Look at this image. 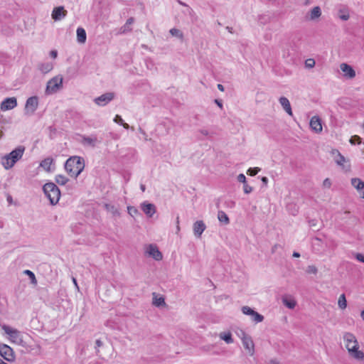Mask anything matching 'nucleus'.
Instances as JSON below:
<instances>
[{"label": "nucleus", "mask_w": 364, "mask_h": 364, "mask_svg": "<svg viewBox=\"0 0 364 364\" xmlns=\"http://www.w3.org/2000/svg\"><path fill=\"white\" fill-rule=\"evenodd\" d=\"M310 127L312 130L316 133L322 131V124L321 119L318 116H314L310 120Z\"/></svg>", "instance_id": "obj_19"}, {"label": "nucleus", "mask_w": 364, "mask_h": 364, "mask_svg": "<svg viewBox=\"0 0 364 364\" xmlns=\"http://www.w3.org/2000/svg\"><path fill=\"white\" fill-rule=\"evenodd\" d=\"M259 171H260V168L258 167L250 168L247 170V174H249L250 176H255L256 174H257L259 173Z\"/></svg>", "instance_id": "obj_41"}, {"label": "nucleus", "mask_w": 364, "mask_h": 364, "mask_svg": "<svg viewBox=\"0 0 364 364\" xmlns=\"http://www.w3.org/2000/svg\"><path fill=\"white\" fill-rule=\"evenodd\" d=\"M24 151V146H18L11 152L3 156L1 164L4 168L6 170L11 168L22 158Z\"/></svg>", "instance_id": "obj_3"}, {"label": "nucleus", "mask_w": 364, "mask_h": 364, "mask_svg": "<svg viewBox=\"0 0 364 364\" xmlns=\"http://www.w3.org/2000/svg\"><path fill=\"white\" fill-rule=\"evenodd\" d=\"M23 274L28 276L30 280H31V283L33 285H36L37 284V279L36 278V276L34 274V273L29 270V269H26L23 271Z\"/></svg>", "instance_id": "obj_33"}, {"label": "nucleus", "mask_w": 364, "mask_h": 364, "mask_svg": "<svg viewBox=\"0 0 364 364\" xmlns=\"http://www.w3.org/2000/svg\"><path fill=\"white\" fill-rule=\"evenodd\" d=\"M134 21V18L131 17V18H129L127 20V22L124 25V27H127V26H129L131 24H132Z\"/></svg>", "instance_id": "obj_48"}, {"label": "nucleus", "mask_w": 364, "mask_h": 364, "mask_svg": "<svg viewBox=\"0 0 364 364\" xmlns=\"http://www.w3.org/2000/svg\"><path fill=\"white\" fill-rule=\"evenodd\" d=\"M338 305L340 309H345L347 306V301L344 294H341L338 301Z\"/></svg>", "instance_id": "obj_34"}, {"label": "nucleus", "mask_w": 364, "mask_h": 364, "mask_svg": "<svg viewBox=\"0 0 364 364\" xmlns=\"http://www.w3.org/2000/svg\"><path fill=\"white\" fill-rule=\"evenodd\" d=\"M360 316H361L362 319L364 321V310H363L361 311Z\"/></svg>", "instance_id": "obj_63"}, {"label": "nucleus", "mask_w": 364, "mask_h": 364, "mask_svg": "<svg viewBox=\"0 0 364 364\" xmlns=\"http://www.w3.org/2000/svg\"><path fill=\"white\" fill-rule=\"evenodd\" d=\"M43 191L51 205H54L58 203L60 198V191L54 183H46L43 186Z\"/></svg>", "instance_id": "obj_4"}, {"label": "nucleus", "mask_w": 364, "mask_h": 364, "mask_svg": "<svg viewBox=\"0 0 364 364\" xmlns=\"http://www.w3.org/2000/svg\"><path fill=\"white\" fill-rule=\"evenodd\" d=\"M343 341L350 357L358 361L363 360L364 352L359 350V343L355 335L349 332L345 333Z\"/></svg>", "instance_id": "obj_1"}, {"label": "nucleus", "mask_w": 364, "mask_h": 364, "mask_svg": "<svg viewBox=\"0 0 364 364\" xmlns=\"http://www.w3.org/2000/svg\"><path fill=\"white\" fill-rule=\"evenodd\" d=\"M315 60L313 58H309L305 61V67L307 68H312L315 66Z\"/></svg>", "instance_id": "obj_40"}, {"label": "nucleus", "mask_w": 364, "mask_h": 364, "mask_svg": "<svg viewBox=\"0 0 364 364\" xmlns=\"http://www.w3.org/2000/svg\"><path fill=\"white\" fill-rule=\"evenodd\" d=\"M241 310L244 314L250 316L252 321L256 323L262 322L264 320V316L262 314L247 306H242Z\"/></svg>", "instance_id": "obj_9"}, {"label": "nucleus", "mask_w": 364, "mask_h": 364, "mask_svg": "<svg viewBox=\"0 0 364 364\" xmlns=\"http://www.w3.org/2000/svg\"><path fill=\"white\" fill-rule=\"evenodd\" d=\"M0 364H8L5 363L1 358H0Z\"/></svg>", "instance_id": "obj_64"}, {"label": "nucleus", "mask_w": 364, "mask_h": 364, "mask_svg": "<svg viewBox=\"0 0 364 364\" xmlns=\"http://www.w3.org/2000/svg\"><path fill=\"white\" fill-rule=\"evenodd\" d=\"M114 97L113 92H107L96 97L94 101L99 106H105L114 99Z\"/></svg>", "instance_id": "obj_11"}, {"label": "nucleus", "mask_w": 364, "mask_h": 364, "mask_svg": "<svg viewBox=\"0 0 364 364\" xmlns=\"http://www.w3.org/2000/svg\"><path fill=\"white\" fill-rule=\"evenodd\" d=\"M141 208L143 212L149 218H151L156 213V207L154 204L148 202H144L141 204Z\"/></svg>", "instance_id": "obj_16"}, {"label": "nucleus", "mask_w": 364, "mask_h": 364, "mask_svg": "<svg viewBox=\"0 0 364 364\" xmlns=\"http://www.w3.org/2000/svg\"><path fill=\"white\" fill-rule=\"evenodd\" d=\"M97 143V139L95 136H84L82 139V144L84 145L95 147Z\"/></svg>", "instance_id": "obj_22"}, {"label": "nucleus", "mask_w": 364, "mask_h": 364, "mask_svg": "<svg viewBox=\"0 0 364 364\" xmlns=\"http://www.w3.org/2000/svg\"><path fill=\"white\" fill-rule=\"evenodd\" d=\"M341 70L343 73L344 77L352 79L355 76V72L351 66L346 63H341L340 65Z\"/></svg>", "instance_id": "obj_17"}, {"label": "nucleus", "mask_w": 364, "mask_h": 364, "mask_svg": "<svg viewBox=\"0 0 364 364\" xmlns=\"http://www.w3.org/2000/svg\"><path fill=\"white\" fill-rule=\"evenodd\" d=\"M176 223H177L176 230H177V231H179L180 227H179V218L178 217H177V218H176Z\"/></svg>", "instance_id": "obj_55"}, {"label": "nucleus", "mask_w": 364, "mask_h": 364, "mask_svg": "<svg viewBox=\"0 0 364 364\" xmlns=\"http://www.w3.org/2000/svg\"><path fill=\"white\" fill-rule=\"evenodd\" d=\"M321 16V9L318 6H314L309 11V20L314 21Z\"/></svg>", "instance_id": "obj_23"}, {"label": "nucleus", "mask_w": 364, "mask_h": 364, "mask_svg": "<svg viewBox=\"0 0 364 364\" xmlns=\"http://www.w3.org/2000/svg\"><path fill=\"white\" fill-rule=\"evenodd\" d=\"M241 340L245 349L250 355H253L255 353V344L250 336L245 333L244 331H241Z\"/></svg>", "instance_id": "obj_7"}, {"label": "nucleus", "mask_w": 364, "mask_h": 364, "mask_svg": "<svg viewBox=\"0 0 364 364\" xmlns=\"http://www.w3.org/2000/svg\"><path fill=\"white\" fill-rule=\"evenodd\" d=\"M146 252L156 261H160L163 258L161 252L154 245H149L146 248Z\"/></svg>", "instance_id": "obj_14"}, {"label": "nucleus", "mask_w": 364, "mask_h": 364, "mask_svg": "<svg viewBox=\"0 0 364 364\" xmlns=\"http://www.w3.org/2000/svg\"><path fill=\"white\" fill-rule=\"evenodd\" d=\"M218 218L219 221L225 225H228L230 223V220L227 214L223 211L220 210L218 213Z\"/></svg>", "instance_id": "obj_30"}, {"label": "nucleus", "mask_w": 364, "mask_h": 364, "mask_svg": "<svg viewBox=\"0 0 364 364\" xmlns=\"http://www.w3.org/2000/svg\"><path fill=\"white\" fill-rule=\"evenodd\" d=\"M237 181L240 183H246V177L243 173H240L237 177Z\"/></svg>", "instance_id": "obj_44"}, {"label": "nucleus", "mask_w": 364, "mask_h": 364, "mask_svg": "<svg viewBox=\"0 0 364 364\" xmlns=\"http://www.w3.org/2000/svg\"><path fill=\"white\" fill-rule=\"evenodd\" d=\"M0 355L9 362L14 361L15 359L12 348L6 344L0 345Z\"/></svg>", "instance_id": "obj_10"}, {"label": "nucleus", "mask_w": 364, "mask_h": 364, "mask_svg": "<svg viewBox=\"0 0 364 364\" xmlns=\"http://www.w3.org/2000/svg\"><path fill=\"white\" fill-rule=\"evenodd\" d=\"M215 103L220 108L223 109V103L220 100H215Z\"/></svg>", "instance_id": "obj_51"}, {"label": "nucleus", "mask_w": 364, "mask_h": 364, "mask_svg": "<svg viewBox=\"0 0 364 364\" xmlns=\"http://www.w3.org/2000/svg\"><path fill=\"white\" fill-rule=\"evenodd\" d=\"M53 159L50 157H48V158L43 159L41 162L40 166L41 168H43L44 170H46V171H50V166L53 164Z\"/></svg>", "instance_id": "obj_28"}, {"label": "nucleus", "mask_w": 364, "mask_h": 364, "mask_svg": "<svg viewBox=\"0 0 364 364\" xmlns=\"http://www.w3.org/2000/svg\"><path fill=\"white\" fill-rule=\"evenodd\" d=\"M140 188H141V190L143 192H144V191H145V189H146V188H145V185H144V184H141V186H140Z\"/></svg>", "instance_id": "obj_61"}, {"label": "nucleus", "mask_w": 364, "mask_h": 364, "mask_svg": "<svg viewBox=\"0 0 364 364\" xmlns=\"http://www.w3.org/2000/svg\"><path fill=\"white\" fill-rule=\"evenodd\" d=\"M17 106V100L16 97H7L1 103V109L7 111L15 108Z\"/></svg>", "instance_id": "obj_12"}, {"label": "nucleus", "mask_w": 364, "mask_h": 364, "mask_svg": "<svg viewBox=\"0 0 364 364\" xmlns=\"http://www.w3.org/2000/svg\"><path fill=\"white\" fill-rule=\"evenodd\" d=\"M350 142L351 144H359L361 143V138L358 135H354L351 136Z\"/></svg>", "instance_id": "obj_39"}, {"label": "nucleus", "mask_w": 364, "mask_h": 364, "mask_svg": "<svg viewBox=\"0 0 364 364\" xmlns=\"http://www.w3.org/2000/svg\"><path fill=\"white\" fill-rule=\"evenodd\" d=\"M205 228L206 225L203 220H197L193 225L194 235L197 237H200Z\"/></svg>", "instance_id": "obj_15"}, {"label": "nucleus", "mask_w": 364, "mask_h": 364, "mask_svg": "<svg viewBox=\"0 0 364 364\" xmlns=\"http://www.w3.org/2000/svg\"><path fill=\"white\" fill-rule=\"evenodd\" d=\"M323 186L325 188H329L331 186V180L329 178H326L323 182Z\"/></svg>", "instance_id": "obj_46"}, {"label": "nucleus", "mask_w": 364, "mask_h": 364, "mask_svg": "<svg viewBox=\"0 0 364 364\" xmlns=\"http://www.w3.org/2000/svg\"><path fill=\"white\" fill-rule=\"evenodd\" d=\"M104 208L108 213H111L113 217L120 216V211L119 208L114 205L110 203H105Z\"/></svg>", "instance_id": "obj_21"}, {"label": "nucleus", "mask_w": 364, "mask_h": 364, "mask_svg": "<svg viewBox=\"0 0 364 364\" xmlns=\"http://www.w3.org/2000/svg\"><path fill=\"white\" fill-rule=\"evenodd\" d=\"M68 181V178H66L65 176L63 175H57L55 176V182L59 184V185H61V186H63L65 185L67 182Z\"/></svg>", "instance_id": "obj_37"}, {"label": "nucleus", "mask_w": 364, "mask_h": 364, "mask_svg": "<svg viewBox=\"0 0 364 364\" xmlns=\"http://www.w3.org/2000/svg\"><path fill=\"white\" fill-rule=\"evenodd\" d=\"M7 201L9 202V204H11L12 202H13V200H12V198L11 196H8L7 197Z\"/></svg>", "instance_id": "obj_56"}, {"label": "nucleus", "mask_w": 364, "mask_h": 364, "mask_svg": "<svg viewBox=\"0 0 364 364\" xmlns=\"http://www.w3.org/2000/svg\"><path fill=\"white\" fill-rule=\"evenodd\" d=\"M85 168L84 159L77 156L70 157L65 164V169L72 177L77 178Z\"/></svg>", "instance_id": "obj_2"}, {"label": "nucleus", "mask_w": 364, "mask_h": 364, "mask_svg": "<svg viewBox=\"0 0 364 364\" xmlns=\"http://www.w3.org/2000/svg\"><path fill=\"white\" fill-rule=\"evenodd\" d=\"M279 102L284 111L290 116L293 115L291 107L289 100L286 97H281L279 99Z\"/></svg>", "instance_id": "obj_20"}, {"label": "nucleus", "mask_w": 364, "mask_h": 364, "mask_svg": "<svg viewBox=\"0 0 364 364\" xmlns=\"http://www.w3.org/2000/svg\"><path fill=\"white\" fill-rule=\"evenodd\" d=\"M73 284H74L76 287H77V280H76V279H75V278H73Z\"/></svg>", "instance_id": "obj_62"}, {"label": "nucleus", "mask_w": 364, "mask_h": 364, "mask_svg": "<svg viewBox=\"0 0 364 364\" xmlns=\"http://www.w3.org/2000/svg\"><path fill=\"white\" fill-rule=\"evenodd\" d=\"M226 29L228 31V32L232 33H233V29L232 27H229V26H227L226 27Z\"/></svg>", "instance_id": "obj_60"}, {"label": "nucleus", "mask_w": 364, "mask_h": 364, "mask_svg": "<svg viewBox=\"0 0 364 364\" xmlns=\"http://www.w3.org/2000/svg\"><path fill=\"white\" fill-rule=\"evenodd\" d=\"M76 32L77 41L80 43H84L87 38L85 30L83 28L79 27L77 28Z\"/></svg>", "instance_id": "obj_26"}, {"label": "nucleus", "mask_w": 364, "mask_h": 364, "mask_svg": "<svg viewBox=\"0 0 364 364\" xmlns=\"http://www.w3.org/2000/svg\"><path fill=\"white\" fill-rule=\"evenodd\" d=\"M128 213L132 216L134 217L139 214L138 209L134 206H128L127 207Z\"/></svg>", "instance_id": "obj_38"}, {"label": "nucleus", "mask_w": 364, "mask_h": 364, "mask_svg": "<svg viewBox=\"0 0 364 364\" xmlns=\"http://www.w3.org/2000/svg\"><path fill=\"white\" fill-rule=\"evenodd\" d=\"M282 303L285 306L290 309H294L296 305V302L294 299L287 296L282 298Z\"/></svg>", "instance_id": "obj_27"}, {"label": "nucleus", "mask_w": 364, "mask_h": 364, "mask_svg": "<svg viewBox=\"0 0 364 364\" xmlns=\"http://www.w3.org/2000/svg\"><path fill=\"white\" fill-rule=\"evenodd\" d=\"M114 122L115 123H117L119 124H121L124 129H128L130 128L129 125L125 122H124L123 119H122L121 116L117 114L114 118Z\"/></svg>", "instance_id": "obj_35"}, {"label": "nucleus", "mask_w": 364, "mask_h": 364, "mask_svg": "<svg viewBox=\"0 0 364 364\" xmlns=\"http://www.w3.org/2000/svg\"><path fill=\"white\" fill-rule=\"evenodd\" d=\"M317 268L314 265H309L307 267L306 272L309 274H316L317 273Z\"/></svg>", "instance_id": "obj_42"}, {"label": "nucleus", "mask_w": 364, "mask_h": 364, "mask_svg": "<svg viewBox=\"0 0 364 364\" xmlns=\"http://www.w3.org/2000/svg\"><path fill=\"white\" fill-rule=\"evenodd\" d=\"M139 132L144 136L145 140H148L146 133L141 128H139Z\"/></svg>", "instance_id": "obj_50"}, {"label": "nucleus", "mask_w": 364, "mask_h": 364, "mask_svg": "<svg viewBox=\"0 0 364 364\" xmlns=\"http://www.w3.org/2000/svg\"><path fill=\"white\" fill-rule=\"evenodd\" d=\"M1 328L5 333L9 336L12 342L19 345L23 343V337L19 331L8 325H3Z\"/></svg>", "instance_id": "obj_6"}, {"label": "nucleus", "mask_w": 364, "mask_h": 364, "mask_svg": "<svg viewBox=\"0 0 364 364\" xmlns=\"http://www.w3.org/2000/svg\"><path fill=\"white\" fill-rule=\"evenodd\" d=\"M352 186L360 193L362 198L364 199V181L358 178L351 179Z\"/></svg>", "instance_id": "obj_18"}, {"label": "nucleus", "mask_w": 364, "mask_h": 364, "mask_svg": "<svg viewBox=\"0 0 364 364\" xmlns=\"http://www.w3.org/2000/svg\"><path fill=\"white\" fill-rule=\"evenodd\" d=\"M338 16L342 21H348L350 18L348 9L346 7H341L338 9Z\"/></svg>", "instance_id": "obj_25"}, {"label": "nucleus", "mask_w": 364, "mask_h": 364, "mask_svg": "<svg viewBox=\"0 0 364 364\" xmlns=\"http://www.w3.org/2000/svg\"><path fill=\"white\" fill-rule=\"evenodd\" d=\"M310 226H315L316 225V221L314 220H311L309 221Z\"/></svg>", "instance_id": "obj_57"}, {"label": "nucleus", "mask_w": 364, "mask_h": 364, "mask_svg": "<svg viewBox=\"0 0 364 364\" xmlns=\"http://www.w3.org/2000/svg\"><path fill=\"white\" fill-rule=\"evenodd\" d=\"M67 13L68 12L65 9L64 6H57L53 9L51 17L55 21H60L66 16Z\"/></svg>", "instance_id": "obj_13"}, {"label": "nucleus", "mask_w": 364, "mask_h": 364, "mask_svg": "<svg viewBox=\"0 0 364 364\" xmlns=\"http://www.w3.org/2000/svg\"><path fill=\"white\" fill-rule=\"evenodd\" d=\"M50 55L51 58H55L57 57V55H58L57 50H51L50 52Z\"/></svg>", "instance_id": "obj_49"}, {"label": "nucleus", "mask_w": 364, "mask_h": 364, "mask_svg": "<svg viewBox=\"0 0 364 364\" xmlns=\"http://www.w3.org/2000/svg\"><path fill=\"white\" fill-rule=\"evenodd\" d=\"M336 152L338 153V155L335 159L336 163L342 166L343 168H345L344 163L346 161V158L338 151H336Z\"/></svg>", "instance_id": "obj_32"}, {"label": "nucleus", "mask_w": 364, "mask_h": 364, "mask_svg": "<svg viewBox=\"0 0 364 364\" xmlns=\"http://www.w3.org/2000/svg\"><path fill=\"white\" fill-rule=\"evenodd\" d=\"M169 33L173 36L177 37V38H178L180 39H183V34L182 31H180L178 28H173L170 29Z\"/></svg>", "instance_id": "obj_36"}, {"label": "nucleus", "mask_w": 364, "mask_h": 364, "mask_svg": "<svg viewBox=\"0 0 364 364\" xmlns=\"http://www.w3.org/2000/svg\"><path fill=\"white\" fill-rule=\"evenodd\" d=\"M293 257H300V254L299 252H294Z\"/></svg>", "instance_id": "obj_59"}, {"label": "nucleus", "mask_w": 364, "mask_h": 364, "mask_svg": "<svg viewBox=\"0 0 364 364\" xmlns=\"http://www.w3.org/2000/svg\"><path fill=\"white\" fill-rule=\"evenodd\" d=\"M356 258L358 261L364 263V255L363 254H357Z\"/></svg>", "instance_id": "obj_47"}, {"label": "nucleus", "mask_w": 364, "mask_h": 364, "mask_svg": "<svg viewBox=\"0 0 364 364\" xmlns=\"http://www.w3.org/2000/svg\"><path fill=\"white\" fill-rule=\"evenodd\" d=\"M63 87V77L55 76L51 78L48 82L46 89L47 95H51L57 92Z\"/></svg>", "instance_id": "obj_5"}, {"label": "nucleus", "mask_w": 364, "mask_h": 364, "mask_svg": "<svg viewBox=\"0 0 364 364\" xmlns=\"http://www.w3.org/2000/svg\"><path fill=\"white\" fill-rule=\"evenodd\" d=\"M53 65L52 63L47 62V63H41L38 65L39 70L43 74H46V73H49L50 71H51L53 70Z\"/></svg>", "instance_id": "obj_24"}, {"label": "nucleus", "mask_w": 364, "mask_h": 364, "mask_svg": "<svg viewBox=\"0 0 364 364\" xmlns=\"http://www.w3.org/2000/svg\"><path fill=\"white\" fill-rule=\"evenodd\" d=\"M38 106V98L36 96L30 97L27 99L25 105V114L32 115Z\"/></svg>", "instance_id": "obj_8"}, {"label": "nucleus", "mask_w": 364, "mask_h": 364, "mask_svg": "<svg viewBox=\"0 0 364 364\" xmlns=\"http://www.w3.org/2000/svg\"><path fill=\"white\" fill-rule=\"evenodd\" d=\"M243 191L245 193L248 194L252 191V187L249 186L247 183L243 184Z\"/></svg>", "instance_id": "obj_43"}, {"label": "nucleus", "mask_w": 364, "mask_h": 364, "mask_svg": "<svg viewBox=\"0 0 364 364\" xmlns=\"http://www.w3.org/2000/svg\"><path fill=\"white\" fill-rule=\"evenodd\" d=\"M95 345H96V348L101 347L102 346V342L100 340L97 339L95 341Z\"/></svg>", "instance_id": "obj_52"}, {"label": "nucleus", "mask_w": 364, "mask_h": 364, "mask_svg": "<svg viewBox=\"0 0 364 364\" xmlns=\"http://www.w3.org/2000/svg\"><path fill=\"white\" fill-rule=\"evenodd\" d=\"M262 181L264 184L267 185L268 183V178L265 176L262 178Z\"/></svg>", "instance_id": "obj_54"}, {"label": "nucleus", "mask_w": 364, "mask_h": 364, "mask_svg": "<svg viewBox=\"0 0 364 364\" xmlns=\"http://www.w3.org/2000/svg\"><path fill=\"white\" fill-rule=\"evenodd\" d=\"M198 132L203 136H205L208 137L211 136L210 132L206 129H200L198 130Z\"/></svg>", "instance_id": "obj_45"}, {"label": "nucleus", "mask_w": 364, "mask_h": 364, "mask_svg": "<svg viewBox=\"0 0 364 364\" xmlns=\"http://www.w3.org/2000/svg\"><path fill=\"white\" fill-rule=\"evenodd\" d=\"M269 364H279L277 360H271Z\"/></svg>", "instance_id": "obj_58"}, {"label": "nucleus", "mask_w": 364, "mask_h": 364, "mask_svg": "<svg viewBox=\"0 0 364 364\" xmlns=\"http://www.w3.org/2000/svg\"><path fill=\"white\" fill-rule=\"evenodd\" d=\"M219 337L221 340H223L226 343L230 344L234 342V340L230 332H221L219 334Z\"/></svg>", "instance_id": "obj_29"}, {"label": "nucleus", "mask_w": 364, "mask_h": 364, "mask_svg": "<svg viewBox=\"0 0 364 364\" xmlns=\"http://www.w3.org/2000/svg\"><path fill=\"white\" fill-rule=\"evenodd\" d=\"M152 303L154 306L158 307L166 305L164 299L162 296L157 297V296L154 293Z\"/></svg>", "instance_id": "obj_31"}, {"label": "nucleus", "mask_w": 364, "mask_h": 364, "mask_svg": "<svg viewBox=\"0 0 364 364\" xmlns=\"http://www.w3.org/2000/svg\"><path fill=\"white\" fill-rule=\"evenodd\" d=\"M217 87L219 90L222 91V92H223L225 90L224 86L221 84H218Z\"/></svg>", "instance_id": "obj_53"}]
</instances>
